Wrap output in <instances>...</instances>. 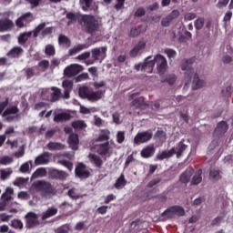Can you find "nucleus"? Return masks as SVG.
I'll use <instances>...</instances> for the list:
<instances>
[{"label":"nucleus","mask_w":233,"mask_h":233,"mask_svg":"<svg viewBox=\"0 0 233 233\" xmlns=\"http://www.w3.org/2000/svg\"><path fill=\"white\" fill-rule=\"evenodd\" d=\"M71 45H72V42L67 36L64 35H58V46H66V48H69Z\"/></svg>","instance_id":"35"},{"label":"nucleus","mask_w":233,"mask_h":233,"mask_svg":"<svg viewBox=\"0 0 233 233\" xmlns=\"http://www.w3.org/2000/svg\"><path fill=\"white\" fill-rule=\"evenodd\" d=\"M89 54L92 56L94 61L102 63V61L107 57V46L93 48Z\"/></svg>","instance_id":"7"},{"label":"nucleus","mask_w":233,"mask_h":233,"mask_svg":"<svg viewBox=\"0 0 233 233\" xmlns=\"http://www.w3.org/2000/svg\"><path fill=\"white\" fill-rule=\"evenodd\" d=\"M223 220V217H217L211 220V227H218L221 221Z\"/></svg>","instance_id":"63"},{"label":"nucleus","mask_w":233,"mask_h":233,"mask_svg":"<svg viewBox=\"0 0 233 233\" xmlns=\"http://www.w3.org/2000/svg\"><path fill=\"white\" fill-rule=\"evenodd\" d=\"M144 48H146V42H144L143 40L137 42V44H136L135 47H133V49H131V51H129V57H131V58L137 57V54H139V52L143 51Z\"/></svg>","instance_id":"17"},{"label":"nucleus","mask_w":233,"mask_h":233,"mask_svg":"<svg viewBox=\"0 0 233 233\" xmlns=\"http://www.w3.org/2000/svg\"><path fill=\"white\" fill-rule=\"evenodd\" d=\"M49 178L52 180L66 181L68 174L64 170L51 169L47 172Z\"/></svg>","instance_id":"13"},{"label":"nucleus","mask_w":233,"mask_h":233,"mask_svg":"<svg viewBox=\"0 0 233 233\" xmlns=\"http://www.w3.org/2000/svg\"><path fill=\"white\" fill-rule=\"evenodd\" d=\"M66 18L68 20L66 22L67 26L78 22L83 31L87 35H94L101 31V20L93 15H80L79 13L68 12L66 15Z\"/></svg>","instance_id":"1"},{"label":"nucleus","mask_w":233,"mask_h":233,"mask_svg":"<svg viewBox=\"0 0 233 233\" xmlns=\"http://www.w3.org/2000/svg\"><path fill=\"white\" fill-rule=\"evenodd\" d=\"M30 32L33 35V38H37L39 35H41L43 37H46V35L52 34V27H46V23L43 22L39 24L38 26L35 28V30Z\"/></svg>","instance_id":"9"},{"label":"nucleus","mask_w":233,"mask_h":233,"mask_svg":"<svg viewBox=\"0 0 233 233\" xmlns=\"http://www.w3.org/2000/svg\"><path fill=\"white\" fill-rule=\"evenodd\" d=\"M228 131V124L225 121L218 122L217 127L215 128V134L218 136H223Z\"/></svg>","instance_id":"29"},{"label":"nucleus","mask_w":233,"mask_h":233,"mask_svg":"<svg viewBox=\"0 0 233 233\" xmlns=\"http://www.w3.org/2000/svg\"><path fill=\"white\" fill-rule=\"evenodd\" d=\"M47 149L51 151H56V150H63L66 146H64L62 143L59 142H49L46 145Z\"/></svg>","instance_id":"34"},{"label":"nucleus","mask_w":233,"mask_h":233,"mask_svg":"<svg viewBox=\"0 0 233 233\" xmlns=\"http://www.w3.org/2000/svg\"><path fill=\"white\" fill-rule=\"evenodd\" d=\"M176 216L177 217L185 216V208L179 206H171L162 212V218L165 219H172V218H175Z\"/></svg>","instance_id":"6"},{"label":"nucleus","mask_w":233,"mask_h":233,"mask_svg":"<svg viewBox=\"0 0 233 233\" xmlns=\"http://www.w3.org/2000/svg\"><path fill=\"white\" fill-rule=\"evenodd\" d=\"M124 141H125V132L118 131V133H116V143L123 144Z\"/></svg>","instance_id":"57"},{"label":"nucleus","mask_w":233,"mask_h":233,"mask_svg":"<svg viewBox=\"0 0 233 233\" xmlns=\"http://www.w3.org/2000/svg\"><path fill=\"white\" fill-rule=\"evenodd\" d=\"M91 174L86 168V165L80 163L75 167V177L80 179H87Z\"/></svg>","instance_id":"12"},{"label":"nucleus","mask_w":233,"mask_h":233,"mask_svg":"<svg viewBox=\"0 0 233 233\" xmlns=\"http://www.w3.org/2000/svg\"><path fill=\"white\" fill-rule=\"evenodd\" d=\"M12 170L11 168L0 169L1 180L5 181L11 177Z\"/></svg>","instance_id":"44"},{"label":"nucleus","mask_w":233,"mask_h":233,"mask_svg":"<svg viewBox=\"0 0 233 233\" xmlns=\"http://www.w3.org/2000/svg\"><path fill=\"white\" fill-rule=\"evenodd\" d=\"M10 227L18 230H22L24 228V223L18 219H14L10 221Z\"/></svg>","instance_id":"45"},{"label":"nucleus","mask_w":233,"mask_h":233,"mask_svg":"<svg viewBox=\"0 0 233 233\" xmlns=\"http://www.w3.org/2000/svg\"><path fill=\"white\" fill-rule=\"evenodd\" d=\"M49 157H51V153L49 152H45L36 158H35V165L36 166H41V165H47L49 163Z\"/></svg>","instance_id":"19"},{"label":"nucleus","mask_w":233,"mask_h":233,"mask_svg":"<svg viewBox=\"0 0 233 233\" xmlns=\"http://www.w3.org/2000/svg\"><path fill=\"white\" fill-rule=\"evenodd\" d=\"M22 55H24V48L20 46H14L9 50V52H7L5 56H7L9 58L17 59L20 58Z\"/></svg>","instance_id":"18"},{"label":"nucleus","mask_w":233,"mask_h":233,"mask_svg":"<svg viewBox=\"0 0 233 233\" xmlns=\"http://www.w3.org/2000/svg\"><path fill=\"white\" fill-rule=\"evenodd\" d=\"M194 26L198 30H201L204 27V18L200 17L196 22H194Z\"/></svg>","instance_id":"56"},{"label":"nucleus","mask_w":233,"mask_h":233,"mask_svg":"<svg viewBox=\"0 0 233 233\" xmlns=\"http://www.w3.org/2000/svg\"><path fill=\"white\" fill-rule=\"evenodd\" d=\"M45 54L49 57L54 56L56 55V48H54V46L52 45L46 46Z\"/></svg>","instance_id":"47"},{"label":"nucleus","mask_w":233,"mask_h":233,"mask_svg":"<svg viewBox=\"0 0 233 233\" xmlns=\"http://www.w3.org/2000/svg\"><path fill=\"white\" fill-rule=\"evenodd\" d=\"M66 195L68 197H70V198H72L73 200H78L81 198V196L79 194H77L76 192H75L74 189H70L68 190V192L66 193Z\"/></svg>","instance_id":"53"},{"label":"nucleus","mask_w":233,"mask_h":233,"mask_svg":"<svg viewBox=\"0 0 233 233\" xmlns=\"http://www.w3.org/2000/svg\"><path fill=\"white\" fill-rule=\"evenodd\" d=\"M141 34V32L139 30H137V28L133 27L131 28V30L129 31V37L131 38H135L137 37V35H139Z\"/></svg>","instance_id":"59"},{"label":"nucleus","mask_w":233,"mask_h":233,"mask_svg":"<svg viewBox=\"0 0 233 233\" xmlns=\"http://www.w3.org/2000/svg\"><path fill=\"white\" fill-rule=\"evenodd\" d=\"M150 139H152V132L147 130L137 133L135 137L134 142L135 145H141L149 142Z\"/></svg>","instance_id":"10"},{"label":"nucleus","mask_w":233,"mask_h":233,"mask_svg":"<svg viewBox=\"0 0 233 233\" xmlns=\"http://www.w3.org/2000/svg\"><path fill=\"white\" fill-rule=\"evenodd\" d=\"M14 28V22L9 18L0 20V32H8Z\"/></svg>","instance_id":"16"},{"label":"nucleus","mask_w":233,"mask_h":233,"mask_svg":"<svg viewBox=\"0 0 233 233\" xmlns=\"http://www.w3.org/2000/svg\"><path fill=\"white\" fill-rule=\"evenodd\" d=\"M192 64H194V58L184 59L181 63V70L186 71V73H184V78H186L187 82L191 81V78L194 76V80H192V89L198 90L204 87V81L199 79L198 74H194Z\"/></svg>","instance_id":"2"},{"label":"nucleus","mask_w":233,"mask_h":233,"mask_svg":"<svg viewBox=\"0 0 233 233\" xmlns=\"http://www.w3.org/2000/svg\"><path fill=\"white\" fill-rule=\"evenodd\" d=\"M89 47L87 44H79L72 49L68 50V56H75L83 50H86Z\"/></svg>","instance_id":"30"},{"label":"nucleus","mask_w":233,"mask_h":233,"mask_svg":"<svg viewBox=\"0 0 233 233\" xmlns=\"http://www.w3.org/2000/svg\"><path fill=\"white\" fill-rule=\"evenodd\" d=\"M88 158H89V162L93 164L96 168L102 167L103 161L101 159V157L95 154H89Z\"/></svg>","instance_id":"25"},{"label":"nucleus","mask_w":233,"mask_h":233,"mask_svg":"<svg viewBox=\"0 0 233 233\" xmlns=\"http://www.w3.org/2000/svg\"><path fill=\"white\" fill-rule=\"evenodd\" d=\"M156 153V148L153 145H149L141 150V157L144 158H149Z\"/></svg>","instance_id":"27"},{"label":"nucleus","mask_w":233,"mask_h":233,"mask_svg":"<svg viewBox=\"0 0 233 233\" xmlns=\"http://www.w3.org/2000/svg\"><path fill=\"white\" fill-rule=\"evenodd\" d=\"M25 218H26V223H25L26 228H33L39 225L38 216H36V214L35 213H32V212L28 213L25 216Z\"/></svg>","instance_id":"14"},{"label":"nucleus","mask_w":233,"mask_h":233,"mask_svg":"<svg viewBox=\"0 0 233 233\" xmlns=\"http://www.w3.org/2000/svg\"><path fill=\"white\" fill-rule=\"evenodd\" d=\"M164 53L169 59L177 57V51L175 49L167 48Z\"/></svg>","instance_id":"51"},{"label":"nucleus","mask_w":233,"mask_h":233,"mask_svg":"<svg viewBox=\"0 0 233 233\" xmlns=\"http://www.w3.org/2000/svg\"><path fill=\"white\" fill-rule=\"evenodd\" d=\"M191 177H192V169L187 168L184 170V172L181 173V175H179V182H181V184L186 185L189 183V181L191 180Z\"/></svg>","instance_id":"23"},{"label":"nucleus","mask_w":233,"mask_h":233,"mask_svg":"<svg viewBox=\"0 0 233 233\" xmlns=\"http://www.w3.org/2000/svg\"><path fill=\"white\" fill-rule=\"evenodd\" d=\"M32 35H33L32 32L22 33L18 36V44L24 45L25 43H26L28 41V38L32 37Z\"/></svg>","instance_id":"40"},{"label":"nucleus","mask_w":233,"mask_h":233,"mask_svg":"<svg viewBox=\"0 0 233 233\" xmlns=\"http://www.w3.org/2000/svg\"><path fill=\"white\" fill-rule=\"evenodd\" d=\"M81 71H83V66L78 64H73L66 67L64 70V76H66V77L71 78L80 74Z\"/></svg>","instance_id":"11"},{"label":"nucleus","mask_w":233,"mask_h":233,"mask_svg":"<svg viewBox=\"0 0 233 233\" xmlns=\"http://www.w3.org/2000/svg\"><path fill=\"white\" fill-rule=\"evenodd\" d=\"M175 82H177V76L175 75H168L162 80V83H168L169 86L175 85Z\"/></svg>","instance_id":"48"},{"label":"nucleus","mask_w":233,"mask_h":233,"mask_svg":"<svg viewBox=\"0 0 233 233\" xmlns=\"http://www.w3.org/2000/svg\"><path fill=\"white\" fill-rule=\"evenodd\" d=\"M209 176L210 179L213 181H218L219 179H221V175H219L218 169H211Z\"/></svg>","instance_id":"46"},{"label":"nucleus","mask_w":233,"mask_h":233,"mask_svg":"<svg viewBox=\"0 0 233 233\" xmlns=\"http://www.w3.org/2000/svg\"><path fill=\"white\" fill-rule=\"evenodd\" d=\"M35 70L36 66L28 67L25 69V76H26V79H31L32 77L36 76Z\"/></svg>","instance_id":"43"},{"label":"nucleus","mask_w":233,"mask_h":233,"mask_svg":"<svg viewBox=\"0 0 233 233\" xmlns=\"http://www.w3.org/2000/svg\"><path fill=\"white\" fill-rule=\"evenodd\" d=\"M57 212H58L57 208L54 207L48 208L47 210L43 212V214L41 215V219L46 220L48 218H51L52 217L56 216Z\"/></svg>","instance_id":"28"},{"label":"nucleus","mask_w":233,"mask_h":233,"mask_svg":"<svg viewBox=\"0 0 233 233\" xmlns=\"http://www.w3.org/2000/svg\"><path fill=\"white\" fill-rule=\"evenodd\" d=\"M72 127L73 129L83 130L87 127V125L84 120H75L72 122Z\"/></svg>","instance_id":"38"},{"label":"nucleus","mask_w":233,"mask_h":233,"mask_svg":"<svg viewBox=\"0 0 233 233\" xmlns=\"http://www.w3.org/2000/svg\"><path fill=\"white\" fill-rule=\"evenodd\" d=\"M62 88H64V95H62V92L58 87H51V102H57L60 98H70V93L74 89V82H72L71 80H64L62 82Z\"/></svg>","instance_id":"3"},{"label":"nucleus","mask_w":233,"mask_h":233,"mask_svg":"<svg viewBox=\"0 0 233 233\" xmlns=\"http://www.w3.org/2000/svg\"><path fill=\"white\" fill-rule=\"evenodd\" d=\"M78 94L80 95V97H85L91 95V92H89L86 86H83L78 90Z\"/></svg>","instance_id":"54"},{"label":"nucleus","mask_w":233,"mask_h":233,"mask_svg":"<svg viewBox=\"0 0 233 233\" xmlns=\"http://www.w3.org/2000/svg\"><path fill=\"white\" fill-rule=\"evenodd\" d=\"M110 139V131L107 129L100 130L99 137L96 138V142H106Z\"/></svg>","instance_id":"31"},{"label":"nucleus","mask_w":233,"mask_h":233,"mask_svg":"<svg viewBox=\"0 0 233 233\" xmlns=\"http://www.w3.org/2000/svg\"><path fill=\"white\" fill-rule=\"evenodd\" d=\"M9 105V99L5 98L4 102L0 103V115H3V117L7 122H14L18 120V107L14 106L7 107ZM7 107V109H5Z\"/></svg>","instance_id":"4"},{"label":"nucleus","mask_w":233,"mask_h":233,"mask_svg":"<svg viewBox=\"0 0 233 233\" xmlns=\"http://www.w3.org/2000/svg\"><path fill=\"white\" fill-rule=\"evenodd\" d=\"M146 15V10L143 7H139L135 12V17H143Z\"/></svg>","instance_id":"64"},{"label":"nucleus","mask_w":233,"mask_h":233,"mask_svg":"<svg viewBox=\"0 0 233 233\" xmlns=\"http://www.w3.org/2000/svg\"><path fill=\"white\" fill-rule=\"evenodd\" d=\"M155 137L162 142L167 140V134L163 130H157Z\"/></svg>","instance_id":"52"},{"label":"nucleus","mask_w":233,"mask_h":233,"mask_svg":"<svg viewBox=\"0 0 233 233\" xmlns=\"http://www.w3.org/2000/svg\"><path fill=\"white\" fill-rule=\"evenodd\" d=\"M151 58V56H147V58H146V61L144 62V64H142V72L152 74V71L154 70V66L156 65H154V63L149 60Z\"/></svg>","instance_id":"26"},{"label":"nucleus","mask_w":233,"mask_h":233,"mask_svg":"<svg viewBox=\"0 0 233 233\" xmlns=\"http://www.w3.org/2000/svg\"><path fill=\"white\" fill-rule=\"evenodd\" d=\"M16 20L24 21L26 24H30L33 21V15L32 13H25L22 16L18 17Z\"/></svg>","instance_id":"42"},{"label":"nucleus","mask_w":233,"mask_h":233,"mask_svg":"<svg viewBox=\"0 0 233 233\" xmlns=\"http://www.w3.org/2000/svg\"><path fill=\"white\" fill-rule=\"evenodd\" d=\"M149 61L154 63V66H157V71L158 72V74H165L167 66V58H165V56H163L162 55H157L156 56H154V60L149 59Z\"/></svg>","instance_id":"8"},{"label":"nucleus","mask_w":233,"mask_h":233,"mask_svg":"<svg viewBox=\"0 0 233 233\" xmlns=\"http://www.w3.org/2000/svg\"><path fill=\"white\" fill-rule=\"evenodd\" d=\"M46 177V168H45V167L36 169V171H35L31 175V178H33V179H36L39 177Z\"/></svg>","instance_id":"39"},{"label":"nucleus","mask_w":233,"mask_h":233,"mask_svg":"<svg viewBox=\"0 0 233 233\" xmlns=\"http://www.w3.org/2000/svg\"><path fill=\"white\" fill-rule=\"evenodd\" d=\"M187 148V145H185L183 140L179 141V143H177V147H175V151H177V158L181 157Z\"/></svg>","instance_id":"32"},{"label":"nucleus","mask_w":233,"mask_h":233,"mask_svg":"<svg viewBox=\"0 0 233 233\" xmlns=\"http://www.w3.org/2000/svg\"><path fill=\"white\" fill-rule=\"evenodd\" d=\"M33 188L38 192H41V196H43V198H47L54 194V187L50 182L46 180H38L33 183Z\"/></svg>","instance_id":"5"},{"label":"nucleus","mask_w":233,"mask_h":233,"mask_svg":"<svg viewBox=\"0 0 233 233\" xmlns=\"http://www.w3.org/2000/svg\"><path fill=\"white\" fill-rule=\"evenodd\" d=\"M90 56H92L90 55L89 52H85V53L79 55L78 56H76V59H78V61H86Z\"/></svg>","instance_id":"62"},{"label":"nucleus","mask_w":233,"mask_h":233,"mask_svg":"<svg viewBox=\"0 0 233 233\" xmlns=\"http://www.w3.org/2000/svg\"><path fill=\"white\" fill-rule=\"evenodd\" d=\"M27 179L24 177H16L15 180L14 181V187H22L26 183Z\"/></svg>","instance_id":"50"},{"label":"nucleus","mask_w":233,"mask_h":233,"mask_svg":"<svg viewBox=\"0 0 233 233\" xmlns=\"http://www.w3.org/2000/svg\"><path fill=\"white\" fill-rule=\"evenodd\" d=\"M94 0H80L81 8L83 11L88 12L93 10Z\"/></svg>","instance_id":"37"},{"label":"nucleus","mask_w":233,"mask_h":233,"mask_svg":"<svg viewBox=\"0 0 233 233\" xmlns=\"http://www.w3.org/2000/svg\"><path fill=\"white\" fill-rule=\"evenodd\" d=\"M131 106H135L136 109L145 110L149 106V104L144 100L143 96H139L131 102Z\"/></svg>","instance_id":"15"},{"label":"nucleus","mask_w":233,"mask_h":233,"mask_svg":"<svg viewBox=\"0 0 233 233\" xmlns=\"http://www.w3.org/2000/svg\"><path fill=\"white\" fill-rule=\"evenodd\" d=\"M125 186H127V180L125 179V176L122 174L120 175V177H118V179H116V181H115V188L116 189H120L122 187H124Z\"/></svg>","instance_id":"41"},{"label":"nucleus","mask_w":233,"mask_h":233,"mask_svg":"<svg viewBox=\"0 0 233 233\" xmlns=\"http://www.w3.org/2000/svg\"><path fill=\"white\" fill-rule=\"evenodd\" d=\"M15 133V129L14 128V127L10 126V127H7L3 136H5V137H9V136Z\"/></svg>","instance_id":"61"},{"label":"nucleus","mask_w":233,"mask_h":233,"mask_svg":"<svg viewBox=\"0 0 233 233\" xmlns=\"http://www.w3.org/2000/svg\"><path fill=\"white\" fill-rule=\"evenodd\" d=\"M79 142L80 140L77 134H70L68 137V145L70 146V148L73 150H77Z\"/></svg>","instance_id":"22"},{"label":"nucleus","mask_w":233,"mask_h":233,"mask_svg":"<svg viewBox=\"0 0 233 233\" xmlns=\"http://www.w3.org/2000/svg\"><path fill=\"white\" fill-rule=\"evenodd\" d=\"M104 93H106V91H102V90L91 92L90 95L81 96V98L87 99V101H99V99L102 98V96L104 95Z\"/></svg>","instance_id":"20"},{"label":"nucleus","mask_w":233,"mask_h":233,"mask_svg":"<svg viewBox=\"0 0 233 233\" xmlns=\"http://www.w3.org/2000/svg\"><path fill=\"white\" fill-rule=\"evenodd\" d=\"M110 150V144L107 142L97 145L96 152L100 157H106Z\"/></svg>","instance_id":"21"},{"label":"nucleus","mask_w":233,"mask_h":233,"mask_svg":"<svg viewBox=\"0 0 233 233\" xmlns=\"http://www.w3.org/2000/svg\"><path fill=\"white\" fill-rule=\"evenodd\" d=\"M175 155H177V151L175 150V147H171L168 151H162V153L157 155V159L162 161L164 159H168Z\"/></svg>","instance_id":"24"},{"label":"nucleus","mask_w":233,"mask_h":233,"mask_svg":"<svg viewBox=\"0 0 233 233\" xmlns=\"http://www.w3.org/2000/svg\"><path fill=\"white\" fill-rule=\"evenodd\" d=\"M71 117L72 116H70V114H66V113L57 114L54 116V122L59 123V122L68 121L70 120Z\"/></svg>","instance_id":"36"},{"label":"nucleus","mask_w":233,"mask_h":233,"mask_svg":"<svg viewBox=\"0 0 233 233\" xmlns=\"http://www.w3.org/2000/svg\"><path fill=\"white\" fill-rule=\"evenodd\" d=\"M202 182V169H198L191 179L192 186H198Z\"/></svg>","instance_id":"33"},{"label":"nucleus","mask_w":233,"mask_h":233,"mask_svg":"<svg viewBox=\"0 0 233 233\" xmlns=\"http://www.w3.org/2000/svg\"><path fill=\"white\" fill-rule=\"evenodd\" d=\"M58 164L62 165V167H66V169L72 171L74 169V164L70 162L69 160L62 159L58 160Z\"/></svg>","instance_id":"49"},{"label":"nucleus","mask_w":233,"mask_h":233,"mask_svg":"<svg viewBox=\"0 0 233 233\" xmlns=\"http://www.w3.org/2000/svg\"><path fill=\"white\" fill-rule=\"evenodd\" d=\"M126 0H116V4L114 5L115 10L120 11L125 6Z\"/></svg>","instance_id":"58"},{"label":"nucleus","mask_w":233,"mask_h":233,"mask_svg":"<svg viewBox=\"0 0 233 233\" xmlns=\"http://www.w3.org/2000/svg\"><path fill=\"white\" fill-rule=\"evenodd\" d=\"M70 228L68 225H62L56 229V233H68Z\"/></svg>","instance_id":"55"},{"label":"nucleus","mask_w":233,"mask_h":233,"mask_svg":"<svg viewBox=\"0 0 233 233\" xmlns=\"http://www.w3.org/2000/svg\"><path fill=\"white\" fill-rule=\"evenodd\" d=\"M12 162H13V159H12V157H1V159H0V164H1V165H4V166L9 165V164H11Z\"/></svg>","instance_id":"60"}]
</instances>
